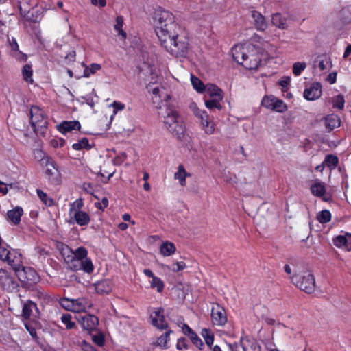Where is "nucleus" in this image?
Returning a JSON list of instances; mask_svg holds the SVG:
<instances>
[{
	"label": "nucleus",
	"mask_w": 351,
	"mask_h": 351,
	"mask_svg": "<svg viewBox=\"0 0 351 351\" xmlns=\"http://www.w3.org/2000/svg\"><path fill=\"white\" fill-rule=\"evenodd\" d=\"M30 124L35 133H43L46 129L47 121L44 119L43 112L37 106H32L30 110Z\"/></svg>",
	"instance_id": "obj_5"
},
{
	"label": "nucleus",
	"mask_w": 351,
	"mask_h": 351,
	"mask_svg": "<svg viewBox=\"0 0 351 351\" xmlns=\"http://www.w3.org/2000/svg\"><path fill=\"white\" fill-rule=\"evenodd\" d=\"M72 147L75 150H81L82 149L90 150L92 148V145L89 144V141L87 138H83L77 143H73Z\"/></svg>",
	"instance_id": "obj_35"
},
{
	"label": "nucleus",
	"mask_w": 351,
	"mask_h": 351,
	"mask_svg": "<svg viewBox=\"0 0 351 351\" xmlns=\"http://www.w3.org/2000/svg\"><path fill=\"white\" fill-rule=\"evenodd\" d=\"M36 193L39 199L43 202V204L47 206H51L53 205L54 202L53 199L49 197L47 194L43 192L41 189H37Z\"/></svg>",
	"instance_id": "obj_39"
},
{
	"label": "nucleus",
	"mask_w": 351,
	"mask_h": 351,
	"mask_svg": "<svg viewBox=\"0 0 351 351\" xmlns=\"http://www.w3.org/2000/svg\"><path fill=\"white\" fill-rule=\"evenodd\" d=\"M306 67V64L305 62H295L293 65V73L295 76H299Z\"/></svg>",
	"instance_id": "obj_48"
},
{
	"label": "nucleus",
	"mask_w": 351,
	"mask_h": 351,
	"mask_svg": "<svg viewBox=\"0 0 351 351\" xmlns=\"http://www.w3.org/2000/svg\"><path fill=\"white\" fill-rule=\"evenodd\" d=\"M201 335L203 337V338L205 340L207 346L211 348V346L213 343L214 341V334L213 332L207 328H203L201 332Z\"/></svg>",
	"instance_id": "obj_33"
},
{
	"label": "nucleus",
	"mask_w": 351,
	"mask_h": 351,
	"mask_svg": "<svg viewBox=\"0 0 351 351\" xmlns=\"http://www.w3.org/2000/svg\"><path fill=\"white\" fill-rule=\"evenodd\" d=\"M32 73L33 71L32 69V66L30 64H25L23 66L22 69V75L23 77V80L29 83L32 84L34 80L32 78Z\"/></svg>",
	"instance_id": "obj_32"
},
{
	"label": "nucleus",
	"mask_w": 351,
	"mask_h": 351,
	"mask_svg": "<svg viewBox=\"0 0 351 351\" xmlns=\"http://www.w3.org/2000/svg\"><path fill=\"white\" fill-rule=\"evenodd\" d=\"M7 256H4V261L13 268L15 271H20V268L22 267V258L20 254L16 251H10L7 252Z\"/></svg>",
	"instance_id": "obj_14"
},
{
	"label": "nucleus",
	"mask_w": 351,
	"mask_h": 351,
	"mask_svg": "<svg viewBox=\"0 0 351 351\" xmlns=\"http://www.w3.org/2000/svg\"><path fill=\"white\" fill-rule=\"evenodd\" d=\"M83 206L84 203L82 199H77L71 204L69 213L71 214L72 213L77 212V210H81Z\"/></svg>",
	"instance_id": "obj_51"
},
{
	"label": "nucleus",
	"mask_w": 351,
	"mask_h": 351,
	"mask_svg": "<svg viewBox=\"0 0 351 351\" xmlns=\"http://www.w3.org/2000/svg\"><path fill=\"white\" fill-rule=\"evenodd\" d=\"M291 280L297 287L307 293H312L315 291V280L311 272L306 271L301 274L294 275Z\"/></svg>",
	"instance_id": "obj_4"
},
{
	"label": "nucleus",
	"mask_w": 351,
	"mask_h": 351,
	"mask_svg": "<svg viewBox=\"0 0 351 351\" xmlns=\"http://www.w3.org/2000/svg\"><path fill=\"white\" fill-rule=\"evenodd\" d=\"M271 23L280 29H287L289 27L287 18L279 12L275 13L272 15Z\"/></svg>",
	"instance_id": "obj_21"
},
{
	"label": "nucleus",
	"mask_w": 351,
	"mask_h": 351,
	"mask_svg": "<svg viewBox=\"0 0 351 351\" xmlns=\"http://www.w3.org/2000/svg\"><path fill=\"white\" fill-rule=\"evenodd\" d=\"M60 305L68 311H73V299L62 298L60 301Z\"/></svg>",
	"instance_id": "obj_49"
},
{
	"label": "nucleus",
	"mask_w": 351,
	"mask_h": 351,
	"mask_svg": "<svg viewBox=\"0 0 351 351\" xmlns=\"http://www.w3.org/2000/svg\"><path fill=\"white\" fill-rule=\"evenodd\" d=\"M87 301L84 298L73 299L74 312L85 311L87 306Z\"/></svg>",
	"instance_id": "obj_30"
},
{
	"label": "nucleus",
	"mask_w": 351,
	"mask_h": 351,
	"mask_svg": "<svg viewBox=\"0 0 351 351\" xmlns=\"http://www.w3.org/2000/svg\"><path fill=\"white\" fill-rule=\"evenodd\" d=\"M204 91H206L211 98L217 97L219 99H223V97L222 90L215 84H208Z\"/></svg>",
	"instance_id": "obj_26"
},
{
	"label": "nucleus",
	"mask_w": 351,
	"mask_h": 351,
	"mask_svg": "<svg viewBox=\"0 0 351 351\" xmlns=\"http://www.w3.org/2000/svg\"><path fill=\"white\" fill-rule=\"evenodd\" d=\"M340 19L344 24L351 22V5L344 8L341 10Z\"/></svg>",
	"instance_id": "obj_36"
},
{
	"label": "nucleus",
	"mask_w": 351,
	"mask_h": 351,
	"mask_svg": "<svg viewBox=\"0 0 351 351\" xmlns=\"http://www.w3.org/2000/svg\"><path fill=\"white\" fill-rule=\"evenodd\" d=\"M25 328L27 329V330L29 332V334L32 336V337L36 341L38 342V337L37 335V332H36V328L34 327H33L32 326L28 324H25Z\"/></svg>",
	"instance_id": "obj_55"
},
{
	"label": "nucleus",
	"mask_w": 351,
	"mask_h": 351,
	"mask_svg": "<svg viewBox=\"0 0 351 351\" xmlns=\"http://www.w3.org/2000/svg\"><path fill=\"white\" fill-rule=\"evenodd\" d=\"M187 173L186 172L183 165H180L178 166V170L175 173L174 178L176 180H179L180 185L184 186L186 185V176H187Z\"/></svg>",
	"instance_id": "obj_31"
},
{
	"label": "nucleus",
	"mask_w": 351,
	"mask_h": 351,
	"mask_svg": "<svg viewBox=\"0 0 351 351\" xmlns=\"http://www.w3.org/2000/svg\"><path fill=\"white\" fill-rule=\"evenodd\" d=\"M71 315L69 313L63 314L61 317L62 322L66 325L67 329H72L74 328L75 324L71 321Z\"/></svg>",
	"instance_id": "obj_46"
},
{
	"label": "nucleus",
	"mask_w": 351,
	"mask_h": 351,
	"mask_svg": "<svg viewBox=\"0 0 351 351\" xmlns=\"http://www.w3.org/2000/svg\"><path fill=\"white\" fill-rule=\"evenodd\" d=\"M66 250L71 253V254L67 255V258H73L75 259H79L80 261L90 259V258L87 257L88 251L84 247H77L75 251H73L71 248L66 246Z\"/></svg>",
	"instance_id": "obj_20"
},
{
	"label": "nucleus",
	"mask_w": 351,
	"mask_h": 351,
	"mask_svg": "<svg viewBox=\"0 0 351 351\" xmlns=\"http://www.w3.org/2000/svg\"><path fill=\"white\" fill-rule=\"evenodd\" d=\"M41 161L47 167L45 175L48 180L53 184H58L60 173L54 160L51 157L43 156Z\"/></svg>",
	"instance_id": "obj_6"
},
{
	"label": "nucleus",
	"mask_w": 351,
	"mask_h": 351,
	"mask_svg": "<svg viewBox=\"0 0 351 351\" xmlns=\"http://www.w3.org/2000/svg\"><path fill=\"white\" fill-rule=\"evenodd\" d=\"M176 250L175 245L169 241L162 243L160 245V253L165 256H169L175 253Z\"/></svg>",
	"instance_id": "obj_28"
},
{
	"label": "nucleus",
	"mask_w": 351,
	"mask_h": 351,
	"mask_svg": "<svg viewBox=\"0 0 351 351\" xmlns=\"http://www.w3.org/2000/svg\"><path fill=\"white\" fill-rule=\"evenodd\" d=\"M331 64L330 59L326 58L325 60H322L319 62L318 66L321 71H324L326 69V64Z\"/></svg>",
	"instance_id": "obj_63"
},
{
	"label": "nucleus",
	"mask_w": 351,
	"mask_h": 351,
	"mask_svg": "<svg viewBox=\"0 0 351 351\" xmlns=\"http://www.w3.org/2000/svg\"><path fill=\"white\" fill-rule=\"evenodd\" d=\"M151 287L156 288L158 293H161L164 289V282L160 278L154 277L151 282Z\"/></svg>",
	"instance_id": "obj_45"
},
{
	"label": "nucleus",
	"mask_w": 351,
	"mask_h": 351,
	"mask_svg": "<svg viewBox=\"0 0 351 351\" xmlns=\"http://www.w3.org/2000/svg\"><path fill=\"white\" fill-rule=\"evenodd\" d=\"M304 97L306 100L313 101L320 97L322 95V85L319 82L312 84L308 88H306L304 91Z\"/></svg>",
	"instance_id": "obj_13"
},
{
	"label": "nucleus",
	"mask_w": 351,
	"mask_h": 351,
	"mask_svg": "<svg viewBox=\"0 0 351 351\" xmlns=\"http://www.w3.org/2000/svg\"><path fill=\"white\" fill-rule=\"evenodd\" d=\"M153 25L160 45L176 58H186L190 50L188 37L176 16L161 7L155 9Z\"/></svg>",
	"instance_id": "obj_1"
},
{
	"label": "nucleus",
	"mask_w": 351,
	"mask_h": 351,
	"mask_svg": "<svg viewBox=\"0 0 351 351\" xmlns=\"http://www.w3.org/2000/svg\"><path fill=\"white\" fill-rule=\"evenodd\" d=\"M191 82L193 86V88L198 92V93H203L205 90L206 86L203 84V82L197 77L194 75H191Z\"/></svg>",
	"instance_id": "obj_38"
},
{
	"label": "nucleus",
	"mask_w": 351,
	"mask_h": 351,
	"mask_svg": "<svg viewBox=\"0 0 351 351\" xmlns=\"http://www.w3.org/2000/svg\"><path fill=\"white\" fill-rule=\"evenodd\" d=\"M223 179L226 182H228L230 184L236 183V176H232L230 173H225L223 175Z\"/></svg>",
	"instance_id": "obj_64"
},
{
	"label": "nucleus",
	"mask_w": 351,
	"mask_h": 351,
	"mask_svg": "<svg viewBox=\"0 0 351 351\" xmlns=\"http://www.w3.org/2000/svg\"><path fill=\"white\" fill-rule=\"evenodd\" d=\"M240 345L243 351H261V346L257 341L250 337H241Z\"/></svg>",
	"instance_id": "obj_16"
},
{
	"label": "nucleus",
	"mask_w": 351,
	"mask_h": 351,
	"mask_svg": "<svg viewBox=\"0 0 351 351\" xmlns=\"http://www.w3.org/2000/svg\"><path fill=\"white\" fill-rule=\"evenodd\" d=\"M0 286L8 292H13L18 290L19 285L14 275L5 269H0Z\"/></svg>",
	"instance_id": "obj_7"
},
{
	"label": "nucleus",
	"mask_w": 351,
	"mask_h": 351,
	"mask_svg": "<svg viewBox=\"0 0 351 351\" xmlns=\"http://www.w3.org/2000/svg\"><path fill=\"white\" fill-rule=\"evenodd\" d=\"M274 101V102L272 110L278 112H284L287 110V105L284 103L282 100H280L275 98Z\"/></svg>",
	"instance_id": "obj_44"
},
{
	"label": "nucleus",
	"mask_w": 351,
	"mask_h": 351,
	"mask_svg": "<svg viewBox=\"0 0 351 351\" xmlns=\"http://www.w3.org/2000/svg\"><path fill=\"white\" fill-rule=\"evenodd\" d=\"M22 267L21 272H23V276H22V274H19V278L21 281H27L29 282L30 283H36L39 280V276L37 274L36 271L30 268V267Z\"/></svg>",
	"instance_id": "obj_17"
},
{
	"label": "nucleus",
	"mask_w": 351,
	"mask_h": 351,
	"mask_svg": "<svg viewBox=\"0 0 351 351\" xmlns=\"http://www.w3.org/2000/svg\"><path fill=\"white\" fill-rule=\"evenodd\" d=\"M93 341L99 346H102L104 343V337L101 334L93 335Z\"/></svg>",
	"instance_id": "obj_60"
},
{
	"label": "nucleus",
	"mask_w": 351,
	"mask_h": 351,
	"mask_svg": "<svg viewBox=\"0 0 351 351\" xmlns=\"http://www.w3.org/2000/svg\"><path fill=\"white\" fill-rule=\"evenodd\" d=\"M35 310L38 312V309L37 308V305L36 303L33 302L31 300H28L27 302L24 303L22 311V316L24 319H27L32 315L33 310Z\"/></svg>",
	"instance_id": "obj_25"
},
{
	"label": "nucleus",
	"mask_w": 351,
	"mask_h": 351,
	"mask_svg": "<svg viewBox=\"0 0 351 351\" xmlns=\"http://www.w3.org/2000/svg\"><path fill=\"white\" fill-rule=\"evenodd\" d=\"M75 318L81 324L83 329L87 330L88 332L95 330L99 324L97 317L93 315H78Z\"/></svg>",
	"instance_id": "obj_9"
},
{
	"label": "nucleus",
	"mask_w": 351,
	"mask_h": 351,
	"mask_svg": "<svg viewBox=\"0 0 351 351\" xmlns=\"http://www.w3.org/2000/svg\"><path fill=\"white\" fill-rule=\"evenodd\" d=\"M222 99H219L217 97H214L210 99L205 100V106L209 108L213 109L214 108H217L220 110L222 108V106L220 104V101Z\"/></svg>",
	"instance_id": "obj_40"
},
{
	"label": "nucleus",
	"mask_w": 351,
	"mask_h": 351,
	"mask_svg": "<svg viewBox=\"0 0 351 351\" xmlns=\"http://www.w3.org/2000/svg\"><path fill=\"white\" fill-rule=\"evenodd\" d=\"M191 342L197 347L199 350H202L204 345L202 342V339L198 337V335L193 332L189 337Z\"/></svg>",
	"instance_id": "obj_47"
},
{
	"label": "nucleus",
	"mask_w": 351,
	"mask_h": 351,
	"mask_svg": "<svg viewBox=\"0 0 351 351\" xmlns=\"http://www.w3.org/2000/svg\"><path fill=\"white\" fill-rule=\"evenodd\" d=\"M324 162L326 163L327 167L331 169H334L337 166L339 159L337 156H334L332 154H329L326 156Z\"/></svg>",
	"instance_id": "obj_42"
},
{
	"label": "nucleus",
	"mask_w": 351,
	"mask_h": 351,
	"mask_svg": "<svg viewBox=\"0 0 351 351\" xmlns=\"http://www.w3.org/2000/svg\"><path fill=\"white\" fill-rule=\"evenodd\" d=\"M231 52L233 59L246 69H256L261 62L259 49L252 43L235 45Z\"/></svg>",
	"instance_id": "obj_3"
},
{
	"label": "nucleus",
	"mask_w": 351,
	"mask_h": 351,
	"mask_svg": "<svg viewBox=\"0 0 351 351\" xmlns=\"http://www.w3.org/2000/svg\"><path fill=\"white\" fill-rule=\"evenodd\" d=\"M344 97L341 95H337L334 99L333 108H337L338 109L342 110L344 107Z\"/></svg>",
	"instance_id": "obj_53"
},
{
	"label": "nucleus",
	"mask_w": 351,
	"mask_h": 351,
	"mask_svg": "<svg viewBox=\"0 0 351 351\" xmlns=\"http://www.w3.org/2000/svg\"><path fill=\"white\" fill-rule=\"evenodd\" d=\"M170 99L169 95H164L161 104L158 107V114L163 118L167 130L180 140L184 136V125L176 107L170 104Z\"/></svg>",
	"instance_id": "obj_2"
},
{
	"label": "nucleus",
	"mask_w": 351,
	"mask_h": 351,
	"mask_svg": "<svg viewBox=\"0 0 351 351\" xmlns=\"http://www.w3.org/2000/svg\"><path fill=\"white\" fill-rule=\"evenodd\" d=\"M202 129L207 134H212L215 131L214 123L209 119L208 116L204 117V119L200 120Z\"/></svg>",
	"instance_id": "obj_29"
},
{
	"label": "nucleus",
	"mask_w": 351,
	"mask_h": 351,
	"mask_svg": "<svg viewBox=\"0 0 351 351\" xmlns=\"http://www.w3.org/2000/svg\"><path fill=\"white\" fill-rule=\"evenodd\" d=\"M176 347L178 350H182L183 349L188 348L187 340L184 337H181L178 339Z\"/></svg>",
	"instance_id": "obj_56"
},
{
	"label": "nucleus",
	"mask_w": 351,
	"mask_h": 351,
	"mask_svg": "<svg viewBox=\"0 0 351 351\" xmlns=\"http://www.w3.org/2000/svg\"><path fill=\"white\" fill-rule=\"evenodd\" d=\"M274 99H275V97H274L266 96L263 98L261 104L263 106H265L267 108L273 109Z\"/></svg>",
	"instance_id": "obj_54"
},
{
	"label": "nucleus",
	"mask_w": 351,
	"mask_h": 351,
	"mask_svg": "<svg viewBox=\"0 0 351 351\" xmlns=\"http://www.w3.org/2000/svg\"><path fill=\"white\" fill-rule=\"evenodd\" d=\"M152 324L159 330H165L168 328V323L166 322L164 316V309L158 308L155 309L150 314Z\"/></svg>",
	"instance_id": "obj_11"
},
{
	"label": "nucleus",
	"mask_w": 351,
	"mask_h": 351,
	"mask_svg": "<svg viewBox=\"0 0 351 351\" xmlns=\"http://www.w3.org/2000/svg\"><path fill=\"white\" fill-rule=\"evenodd\" d=\"M56 128L60 133L66 134L73 130H80L81 125L78 121H63L56 125Z\"/></svg>",
	"instance_id": "obj_15"
},
{
	"label": "nucleus",
	"mask_w": 351,
	"mask_h": 351,
	"mask_svg": "<svg viewBox=\"0 0 351 351\" xmlns=\"http://www.w3.org/2000/svg\"><path fill=\"white\" fill-rule=\"evenodd\" d=\"M123 25V18L119 16L116 18V24L114 25V29L118 32L119 34L122 36L123 39L126 38V33L122 29Z\"/></svg>",
	"instance_id": "obj_41"
},
{
	"label": "nucleus",
	"mask_w": 351,
	"mask_h": 351,
	"mask_svg": "<svg viewBox=\"0 0 351 351\" xmlns=\"http://www.w3.org/2000/svg\"><path fill=\"white\" fill-rule=\"evenodd\" d=\"M10 55L16 60L20 62H25L27 59V54L21 51L19 49H18V51L10 52Z\"/></svg>",
	"instance_id": "obj_52"
},
{
	"label": "nucleus",
	"mask_w": 351,
	"mask_h": 351,
	"mask_svg": "<svg viewBox=\"0 0 351 351\" xmlns=\"http://www.w3.org/2000/svg\"><path fill=\"white\" fill-rule=\"evenodd\" d=\"M160 92H161V90L158 87L153 88L152 94H153L154 97H153L152 99L154 101V103H156L157 99L161 98L162 97V95H164L163 92H162V93H160Z\"/></svg>",
	"instance_id": "obj_58"
},
{
	"label": "nucleus",
	"mask_w": 351,
	"mask_h": 351,
	"mask_svg": "<svg viewBox=\"0 0 351 351\" xmlns=\"http://www.w3.org/2000/svg\"><path fill=\"white\" fill-rule=\"evenodd\" d=\"M191 108L193 111L194 114L200 120L204 119V117H208V114L206 111L199 109L195 104L191 105Z\"/></svg>",
	"instance_id": "obj_50"
},
{
	"label": "nucleus",
	"mask_w": 351,
	"mask_h": 351,
	"mask_svg": "<svg viewBox=\"0 0 351 351\" xmlns=\"http://www.w3.org/2000/svg\"><path fill=\"white\" fill-rule=\"evenodd\" d=\"M95 205L98 209L104 210L108 206V200L106 197H104L100 202H96Z\"/></svg>",
	"instance_id": "obj_57"
},
{
	"label": "nucleus",
	"mask_w": 351,
	"mask_h": 351,
	"mask_svg": "<svg viewBox=\"0 0 351 351\" xmlns=\"http://www.w3.org/2000/svg\"><path fill=\"white\" fill-rule=\"evenodd\" d=\"M94 285L96 292L101 295L108 294L112 289V283L108 280L98 281Z\"/></svg>",
	"instance_id": "obj_22"
},
{
	"label": "nucleus",
	"mask_w": 351,
	"mask_h": 351,
	"mask_svg": "<svg viewBox=\"0 0 351 351\" xmlns=\"http://www.w3.org/2000/svg\"><path fill=\"white\" fill-rule=\"evenodd\" d=\"M173 333V330H168L164 334L160 335L156 343H154L155 346H159L162 349H167L169 348L168 341L169 340L170 334Z\"/></svg>",
	"instance_id": "obj_27"
},
{
	"label": "nucleus",
	"mask_w": 351,
	"mask_h": 351,
	"mask_svg": "<svg viewBox=\"0 0 351 351\" xmlns=\"http://www.w3.org/2000/svg\"><path fill=\"white\" fill-rule=\"evenodd\" d=\"M73 219L77 224L81 226L88 225L90 221L89 215L82 210H77L73 213Z\"/></svg>",
	"instance_id": "obj_24"
},
{
	"label": "nucleus",
	"mask_w": 351,
	"mask_h": 351,
	"mask_svg": "<svg viewBox=\"0 0 351 351\" xmlns=\"http://www.w3.org/2000/svg\"><path fill=\"white\" fill-rule=\"evenodd\" d=\"M211 317L215 325L223 326L227 322L226 311L219 304H216L212 308Z\"/></svg>",
	"instance_id": "obj_12"
},
{
	"label": "nucleus",
	"mask_w": 351,
	"mask_h": 351,
	"mask_svg": "<svg viewBox=\"0 0 351 351\" xmlns=\"http://www.w3.org/2000/svg\"><path fill=\"white\" fill-rule=\"evenodd\" d=\"M252 17L254 20V24L256 29L259 31H264L267 28V21H266L265 16L260 12L256 10H253L252 12Z\"/></svg>",
	"instance_id": "obj_19"
},
{
	"label": "nucleus",
	"mask_w": 351,
	"mask_h": 351,
	"mask_svg": "<svg viewBox=\"0 0 351 351\" xmlns=\"http://www.w3.org/2000/svg\"><path fill=\"white\" fill-rule=\"evenodd\" d=\"M101 68V65L97 63H93L90 66H86L84 70L83 76L84 77H89L91 75H93L97 71H99Z\"/></svg>",
	"instance_id": "obj_34"
},
{
	"label": "nucleus",
	"mask_w": 351,
	"mask_h": 351,
	"mask_svg": "<svg viewBox=\"0 0 351 351\" xmlns=\"http://www.w3.org/2000/svg\"><path fill=\"white\" fill-rule=\"evenodd\" d=\"M23 215V208L20 206H16L7 212V220L14 225H18L21 222V218Z\"/></svg>",
	"instance_id": "obj_18"
},
{
	"label": "nucleus",
	"mask_w": 351,
	"mask_h": 351,
	"mask_svg": "<svg viewBox=\"0 0 351 351\" xmlns=\"http://www.w3.org/2000/svg\"><path fill=\"white\" fill-rule=\"evenodd\" d=\"M10 251L8 250L3 245V241L1 238L0 237V259L3 261H4V256H7L6 254L7 252H10Z\"/></svg>",
	"instance_id": "obj_59"
},
{
	"label": "nucleus",
	"mask_w": 351,
	"mask_h": 351,
	"mask_svg": "<svg viewBox=\"0 0 351 351\" xmlns=\"http://www.w3.org/2000/svg\"><path fill=\"white\" fill-rule=\"evenodd\" d=\"M114 108V113L116 114L118 111L122 110L125 108V105L121 102L114 101L111 105Z\"/></svg>",
	"instance_id": "obj_62"
},
{
	"label": "nucleus",
	"mask_w": 351,
	"mask_h": 351,
	"mask_svg": "<svg viewBox=\"0 0 351 351\" xmlns=\"http://www.w3.org/2000/svg\"><path fill=\"white\" fill-rule=\"evenodd\" d=\"M8 43L11 48L10 52L18 51V49H19V45L16 42V40L14 37H12L11 38H8Z\"/></svg>",
	"instance_id": "obj_61"
},
{
	"label": "nucleus",
	"mask_w": 351,
	"mask_h": 351,
	"mask_svg": "<svg viewBox=\"0 0 351 351\" xmlns=\"http://www.w3.org/2000/svg\"><path fill=\"white\" fill-rule=\"evenodd\" d=\"M324 125L327 132H330L340 125V120L335 114H330L325 117Z\"/></svg>",
	"instance_id": "obj_23"
},
{
	"label": "nucleus",
	"mask_w": 351,
	"mask_h": 351,
	"mask_svg": "<svg viewBox=\"0 0 351 351\" xmlns=\"http://www.w3.org/2000/svg\"><path fill=\"white\" fill-rule=\"evenodd\" d=\"M317 218L321 223H326L330 221L331 214L329 210H324L318 213Z\"/></svg>",
	"instance_id": "obj_43"
},
{
	"label": "nucleus",
	"mask_w": 351,
	"mask_h": 351,
	"mask_svg": "<svg viewBox=\"0 0 351 351\" xmlns=\"http://www.w3.org/2000/svg\"><path fill=\"white\" fill-rule=\"evenodd\" d=\"M334 245L337 247H346L348 251L351 250V247H349L348 242L346 236L339 235L333 239Z\"/></svg>",
	"instance_id": "obj_37"
},
{
	"label": "nucleus",
	"mask_w": 351,
	"mask_h": 351,
	"mask_svg": "<svg viewBox=\"0 0 351 351\" xmlns=\"http://www.w3.org/2000/svg\"><path fill=\"white\" fill-rule=\"evenodd\" d=\"M310 191L313 195L322 198L324 202H328L332 199L331 195L326 193L325 184L318 179L311 185Z\"/></svg>",
	"instance_id": "obj_10"
},
{
	"label": "nucleus",
	"mask_w": 351,
	"mask_h": 351,
	"mask_svg": "<svg viewBox=\"0 0 351 351\" xmlns=\"http://www.w3.org/2000/svg\"><path fill=\"white\" fill-rule=\"evenodd\" d=\"M65 261L69 264V267L73 271L82 270L87 274L93 273L94 266L91 259H85L80 261L73 258H67V256L64 258Z\"/></svg>",
	"instance_id": "obj_8"
}]
</instances>
